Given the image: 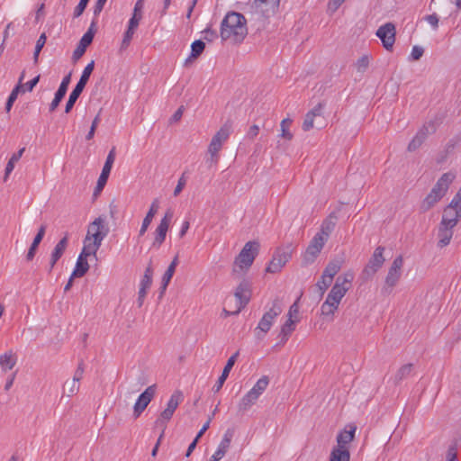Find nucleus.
I'll return each instance as SVG.
<instances>
[{"label":"nucleus","instance_id":"obj_6","mask_svg":"<svg viewBox=\"0 0 461 461\" xmlns=\"http://www.w3.org/2000/svg\"><path fill=\"white\" fill-rule=\"evenodd\" d=\"M269 384V378L263 375L259 378L254 386L240 399L238 409L241 412H245L253 406L259 396L265 392Z\"/></svg>","mask_w":461,"mask_h":461},{"label":"nucleus","instance_id":"obj_54","mask_svg":"<svg viewBox=\"0 0 461 461\" xmlns=\"http://www.w3.org/2000/svg\"><path fill=\"white\" fill-rule=\"evenodd\" d=\"M99 122H100V115L98 113L95 117V119L93 120V122H92V125L90 127V130H89L88 133L86 136V139L87 140H92L94 138V135H95V130H96V127H97Z\"/></svg>","mask_w":461,"mask_h":461},{"label":"nucleus","instance_id":"obj_14","mask_svg":"<svg viewBox=\"0 0 461 461\" xmlns=\"http://www.w3.org/2000/svg\"><path fill=\"white\" fill-rule=\"evenodd\" d=\"M292 257V249L290 247L277 249L269 262L266 271L268 273H278L290 260Z\"/></svg>","mask_w":461,"mask_h":461},{"label":"nucleus","instance_id":"obj_45","mask_svg":"<svg viewBox=\"0 0 461 461\" xmlns=\"http://www.w3.org/2000/svg\"><path fill=\"white\" fill-rule=\"evenodd\" d=\"M332 216L330 215L327 220H325L321 224V231L317 234H322L324 238H326V240H328V237L332 232V230L335 228L336 222L331 220Z\"/></svg>","mask_w":461,"mask_h":461},{"label":"nucleus","instance_id":"obj_26","mask_svg":"<svg viewBox=\"0 0 461 461\" xmlns=\"http://www.w3.org/2000/svg\"><path fill=\"white\" fill-rule=\"evenodd\" d=\"M70 79H71V73H69L68 75L64 77V78L62 79L59 89L55 93L54 99L52 100V102L50 104V112L55 111L56 108L59 106V103L61 102V100L64 98V96L67 93V90H68V86L70 83Z\"/></svg>","mask_w":461,"mask_h":461},{"label":"nucleus","instance_id":"obj_49","mask_svg":"<svg viewBox=\"0 0 461 461\" xmlns=\"http://www.w3.org/2000/svg\"><path fill=\"white\" fill-rule=\"evenodd\" d=\"M204 48H205V44L203 41H201V40L194 41L191 45L190 58L196 59L197 57H199L204 50Z\"/></svg>","mask_w":461,"mask_h":461},{"label":"nucleus","instance_id":"obj_46","mask_svg":"<svg viewBox=\"0 0 461 461\" xmlns=\"http://www.w3.org/2000/svg\"><path fill=\"white\" fill-rule=\"evenodd\" d=\"M110 173H111L110 170H107L105 168L102 169L101 175L99 176L96 186L95 188V192H94L95 195H96L99 192H101L104 189V185L107 183Z\"/></svg>","mask_w":461,"mask_h":461},{"label":"nucleus","instance_id":"obj_29","mask_svg":"<svg viewBox=\"0 0 461 461\" xmlns=\"http://www.w3.org/2000/svg\"><path fill=\"white\" fill-rule=\"evenodd\" d=\"M68 243V235L66 234L55 246L51 255L50 261V271L52 270L56 263L62 257L64 251L66 250Z\"/></svg>","mask_w":461,"mask_h":461},{"label":"nucleus","instance_id":"obj_39","mask_svg":"<svg viewBox=\"0 0 461 461\" xmlns=\"http://www.w3.org/2000/svg\"><path fill=\"white\" fill-rule=\"evenodd\" d=\"M137 28L138 26L135 25V21L129 22L128 28L123 34L121 50H126L129 47Z\"/></svg>","mask_w":461,"mask_h":461},{"label":"nucleus","instance_id":"obj_8","mask_svg":"<svg viewBox=\"0 0 461 461\" xmlns=\"http://www.w3.org/2000/svg\"><path fill=\"white\" fill-rule=\"evenodd\" d=\"M353 280L354 274L352 272H347L338 276L334 285L327 295L329 300H332L334 303L339 304L347 292L351 288Z\"/></svg>","mask_w":461,"mask_h":461},{"label":"nucleus","instance_id":"obj_61","mask_svg":"<svg viewBox=\"0 0 461 461\" xmlns=\"http://www.w3.org/2000/svg\"><path fill=\"white\" fill-rule=\"evenodd\" d=\"M106 1L107 0H97L96 1L95 7H94V14L95 17L98 16L100 14V13L103 11Z\"/></svg>","mask_w":461,"mask_h":461},{"label":"nucleus","instance_id":"obj_24","mask_svg":"<svg viewBox=\"0 0 461 461\" xmlns=\"http://www.w3.org/2000/svg\"><path fill=\"white\" fill-rule=\"evenodd\" d=\"M233 437V432L230 429H228L223 437L221 441L220 442L215 453L212 456L211 459L208 461H220L228 451L230 442Z\"/></svg>","mask_w":461,"mask_h":461},{"label":"nucleus","instance_id":"obj_48","mask_svg":"<svg viewBox=\"0 0 461 461\" xmlns=\"http://www.w3.org/2000/svg\"><path fill=\"white\" fill-rule=\"evenodd\" d=\"M291 124H292V120L289 118H285L281 122V123H280V127H281L280 137L281 138L285 139L287 140H291L293 139V134L289 131Z\"/></svg>","mask_w":461,"mask_h":461},{"label":"nucleus","instance_id":"obj_37","mask_svg":"<svg viewBox=\"0 0 461 461\" xmlns=\"http://www.w3.org/2000/svg\"><path fill=\"white\" fill-rule=\"evenodd\" d=\"M330 461H350L349 449L334 447L330 455Z\"/></svg>","mask_w":461,"mask_h":461},{"label":"nucleus","instance_id":"obj_12","mask_svg":"<svg viewBox=\"0 0 461 461\" xmlns=\"http://www.w3.org/2000/svg\"><path fill=\"white\" fill-rule=\"evenodd\" d=\"M403 266V258L402 256L396 257L387 273L385 277L384 286L382 288L384 294H389L392 293L393 287L399 282L402 276V267Z\"/></svg>","mask_w":461,"mask_h":461},{"label":"nucleus","instance_id":"obj_36","mask_svg":"<svg viewBox=\"0 0 461 461\" xmlns=\"http://www.w3.org/2000/svg\"><path fill=\"white\" fill-rule=\"evenodd\" d=\"M178 265V256L176 255L173 260L171 261L170 265L168 266L167 269L164 273L162 276V282H161V289L162 293L167 289L172 276H174V273L176 271V267Z\"/></svg>","mask_w":461,"mask_h":461},{"label":"nucleus","instance_id":"obj_44","mask_svg":"<svg viewBox=\"0 0 461 461\" xmlns=\"http://www.w3.org/2000/svg\"><path fill=\"white\" fill-rule=\"evenodd\" d=\"M80 384L75 380L66 381L63 386L64 393L67 394L68 397H72L76 395L79 392Z\"/></svg>","mask_w":461,"mask_h":461},{"label":"nucleus","instance_id":"obj_47","mask_svg":"<svg viewBox=\"0 0 461 461\" xmlns=\"http://www.w3.org/2000/svg\"><path fill=\"white\" fill-rule=\"evenodd\" d=\"M143 0H138L136 3H135V5H134V9H133V14H132V16L131 18L130 19L129 22H134L135 21V25L136 26H139V23L142 18V9H143Z\"/></svg>","mask_w":461,"mask_h":461},{"label":"nucleus","instance_id":"obj_33","mask_svg":"<svg viewBox=\"0 0 461 461\" xmlns=\"http://www.w3.org/2000/svg\"><path fill=\"white\" fill-rule=\"evenodd\" d=\"M16 363L17 356L12 349L0 355V367L5 372L13 369Z\"/></svg>","mask_w":461,"mask_h":461},{"label":"nucleus","instance_id":"obj_56","mask_svg":"<svg viewBox=\"0 0 461 461\" xmlns=\"http://www.w3.org/2000/svg\"><path fill=\"white\" fill-rule=\"evenodd\" d=\"M84 363L83 361H80L78 363V366L74 373V375H73V380L77 381V382H80V380L83 378V375H84Z\"/></svg>","mask_w":461,"mask_h":461},{"label":"nucleus","instance_id":"obj_7","mask_svg":"<svg viewBox=\"0 0 461 461\" xmlns=\"http://www.w3.org/2000/svg\"><path fill=\"white\" fill-rule=\"evenodd\" d=\"M282 312V307L278 299H275L272 303L270 309L266 312L260 319L258 326L255 329V336L258 339H262L265 335L270 330L274 320Z\"/></svg>","mask_w":461,"mask_h":461},{"label":"nucleus","instance_id":"obj_13","mask_svg":"<svg viewBox=\"0 0 461 461\" xmlns=\"http://www.w3.org/2000/svg\"><path fill=\"white\" fill-rule=\"evenodd\" d=\"M236 299V309L232 312H228L224 309L226 314H238L240 312L246 307L251 297L250 283L247 280H243L240 283L236 288L234 294Z\"/></svg>","mask_w":461,"mask_h":461},{"label":"nucleus","instance_id":"obj_31","mask_svg":"<svg viewBox=\"0 0 461 461\" xmlns=\"http://www.w3.org/2000/svg\"><path fill=\"white\" fill-rule=\"evenodd\" d=\"M453 229L452 227L441 225L439 223L438 230V248H444L447 246L451 239L453 237Z\"/></svg>","mask_w":461,"mask_h":461},{"label":"nucleus","instance_id":"obj_25","mask_svg":"<svg viewBox=\"0 0 461 461\" xmlns=\"http://www.w3.org/2000/svg\"><path fill=\"white\" fill-rule=\"evenodd\" d=\"M323 107L324 105L321 103H319L306 113L302 125V128L304 131H308L314 127V120L317 117H321Z\"/></svg>","mask_w":461,"mask_h":461},{"label":"nucleus","instance_id":"obj_40","mask_svg":"<svg viewBox=\"0 0 461 461\" xmlns=\"http://www.w3.org/2000/svg\"><path fill=\"white\" fill-rule=\"evenodd\" d=\"M342 266L341 261L339 260H331L326 266L322 275L327 276L328 278L333 281L334 276L339 273Z\"/></svg>","mask_w":461,"mask_h":461},{"label":"nucleus","instance_id":"obj_53","mask_svg":"<svg viewBox=\"0 0 461 461\" xmlns=\"http://www.w3.org/2000/svg\"><path fill=\"white\" fill-rule=\"evenodd\" d=\"M89 0H80L78 5L76 6L74 10L73 16L74 18L79 17L85 11Z\"/></svg>","mask_w":461,"mask_h":461},{"label":"nucleus","instance_id":"obj_60","mask_svg":"<svg viewBox=\"0 0 461 461\" xmlns=\"http://www.w3.org/2000/svg\"><path fill=\"white\" fill-rule=\"evenodd\" d=\"M185 179L184 177V176H182L179 179H178V182H177V185L174 190V196H177L181 191L183 190V188L185 187Z\"/></svg>","mask_w":461,"mask_h":461},{"label":"nucleus","instance_id":"obj_23","mask_svg":"<svg viewBox=\"0 0 461 461\" xmlns=\"http://www.w3.org/2000/svg\"><path fill=\"white\" fill-rule=\"evenodd\" d=\"M152 276H153V269H152L151 265L149 264L147 267V268L145 269L144 275L140 283V289H139L138 299H137L139 307H141L143 305L147 293L152 285Z\"/></svg>","mask_w":461,"mask_h":461},{"label":"nucleus","instance_id":"obj_20","mask_svg":"<svg viewBox=\"0 0 461 461\" xmlns=\"http://www.w3.org/2000/svg\"><path fill=\"white\" fill-rule=\"evenodd\" d=\"M460 218L461 204L456 205V201H451L450 203L444 209L440 224L454 228L457 224Z\"/></svg>","mask_w":461,"mask_h":461},{"label":"nucleus","instance_id":"obj_18","mask_svg":"<svg viewBox=\"0 0 461 461\" xmlns=\"http://www.w3.org/2000/svg\"><path fill=\"white\" fill-rule=\"evenodd\" d=\"M157 385L152 384L146 388V390L138 397L133 406V415L135 418H139L144 411L147 406L149 404L151 400L156 394Z\"/></svg>","mask_w":461,"mask_h":461},{"label":"nucleus","instance_id":"obj_17","mask_svg":"<svg viewBox=\"0 0 461 461\" xmlns=\"http://www.w3.org/2000/svg\"><path fill=\"white\" fill-rule=\"evenodd\" d=\"M396 29L393 23H387L380 26L375 35L381 40L383 46L385 50H391L395 42Z\"/></svg>","mask_w":461,"mask_h":461},{"label":"nucleus","instance_id":"obj_52","mask_svg":"<svg viewBox=\"0 0 461 461\" xmlns=\"http://www.w3.org/2000/svg\"><path fill=\"white\" fill-rule=\"evenodd\" d=\"M115 160V148L113 147L108 153L106 160L104 162V165L103 168H105L107 170H112L113 164Z\"/></svg>","mask_w":461,"mask_h":461},{"label":"nucleus","instance_id":"obj_32","mask_svg":"<svg viewBox=\"0 0 461 461\" xmlns=\"http://www.w3.org/2000/svg\"><path fill=\"white\" fill-rule=\"evenodd\" d=\"M158 207H159V202L158 199H155L151 203L150 208L142 221V224H141L140 230L139 231L140 236H143L145 234V232L147 231L149 224L151 223L155 214L157 213V212L158 210Z\"/></svg>","mask_w":461,"mask_h":461},{"label":"nucleus","instance_id":"obj_51","mask_svg":"<svg viewBox=\"0 0 461 461\" xmlns=\"http://www.w3.org/2000/svg\"><path fill=\"white\" fill-rule=\"evenodd\" d=\"M332 280L325 277L324 275H321V279L317 282L316 286L321 292V294L322 295L325 291L329 288V286L331 285Z\"/></svg>","mask_w":461,"mask_h":461},{"label":"nucleus","instance_id":"obj_28","mask_svg":"<svg viewBox=\"0 0 461 461\" xmlns=\"http://www.w3.org/2000/svg\"><path fill=\"white\" fill-rule=\"evenodd\" d=\"M238 356H239V351H237L236 353H234V354H233V355H232V356L228 359V361H227V363H226V365H225V366H224V368H223V370H222V373H221V376L218 378V380H217L216 384H215L213 385V387H212V390H213L214 392H219V391L221 389V387H222V385H223L224 382H225V381H226V379L228 378L229 374H230V370H231V368L233 367V366H234V364H235V362H236V360H237Z\"/></svg>","mask_w":461,"mask_h":461},{"label":"nucleus","instance_id":"obj_64","mask_svg":"<svg viewBox=\"0 0 461 461\" xmlns=\"http://www.w3.org/2000/svg\"><path fill=\"white\" fill-rule=\"evenodd\" d=\"M344 1L345 0H330L328 8L332 12H335L344 3Z\"/></svg>","mask_w":461,"mask_h":461},{"label":"nucleus","instance_id":"obj_3","mask_svg":"<svg viewBox=\"0 0 461 461\" xmlns=\"http://www.w3.org/2000/svg\"><path fill=\"white\" fill-rule=\"evenodd\" d=\"M455 178V175L451 172L445 173L437 181L429 194L423 199L420 203V210L425 212L430 210L441 198L446 194L449 185Z\"/></svg>","mask_w":461,"mask_h":461},{"label":"nucleus","instance_id":"obj_34","mask_svg":"<svg viewBox=\"0 0 461 461\" xmlns=\"http://www.w3.org/2000/svg\"><path fill=\"white\" fill-rule=\"evenodd\" d=\"M46 231V226L41 225L38 230L36 236L34 237L32 243L31 244L28 252L26 254V260L32 261L36 254L39 244L41 242Z\"/></svg>","mask_w":461,"mask_h":461},{"label":"nucleus","instance_id":"obj_5","mask_svg":"<svg viewBox=\"0 0 461 461\" xmlns=\"http://www.w3.org/2000/svg\"><path fill=\"white\" fill-rule=\"evenodd\" d=\"M259 249V244L257 241L247 242L238 257L235 258L233 274L247 271L252 265Z\"/></svg>","mask_w":461,"mask_h":461},{"label":"nucleus","instance_id":"obj_50","mask_svg":"<svg viewBox=\"0 0 461 461\" xmlns=\"http://www.w3.org/2000/svg\"><path fill=\"white\" fill-rule=\"evenodd\" d=\"M369 63H370V59L367 55H364V56L360 57L355 64L357 71L361 74L366 72L369 67Z\"/></svg>","mask_w":461,"mask_h":461},{"label":"nucleus","instance_id":"obj_9","mask_svg":"<svg viewBox=\"0 0 461 461\" xmlns=\"http://www.w3.org/2000/svg\"><path fill=\"white\" fill-rule=\"evenodd\" d=\"M384 248L382 246H378L367 264L365 266L364 269L360 274V279L363 282H366L371 279L375 273L383 267L385 259L384 258Z\"/></svg>","mask_w":461,"mask_h":461},{"label":"nucleus","instance_id":"obj_15","mask_svg":"<svg viewBox=\"0 0 461 461\" xmlns=\"http://www.w3.org/2000/svg\"><path fill=\"white\" fill-rule=\"evenodd\" d=\"M325 242L326 238H324L322 234H316L312 238L303 256V266H308L315 261L316 258L323 249Z\"/></svg>","mask_w":461,"mask_h":461},{"label":"nucleus","instance_id":"obj_21","mask_svg":"<svg viewBox=\"0 0 461 461\" xmlns=\"http://www.w3.org/2000/svg\"><path fill=\"white\" fill-rule=\"evenodd\" d=\"M173 217V212L171 211H167L164 217L161 219L158 226L155 230V238L152 243V247L159 248L166 240L167 232L169 228L170 221Z\"/></svg>","mask_w":461,"mask_h":461},{"label":"nucleus","instance_id":"obj_58","mask_svg":"<svg viewBox=\"0 0 461 461\" xmlns=\"http://www.w3.org/2000/svg\"><path fill=\"white\" fill-rule=\"evenodd\" d=\"M299 313V306H298V300L294 302L289 308L288 311V319L294 320L295 318L297 320V315Z\"/></svg>","mask_w":461,"mask_h":461},{"label":"nucleus","instance_id":"obj_59","mask_svg":"<svg viewBox=\"0 0 461 461\" xmlns=\"http://www.w3.org/2000/svg\"><path fill=\"white\" fill-rule=\"evenodd\" d=\"M39 80H40V75L36 76L34 78H32V80H30L29 82L24 84L23 86L25 88V92L26 91H28V92L32 91L34 86L38 84Z\"/></svg>","mask_w":461,"mask_h":461},{"label":"nucleus","instance_id":"obj_57","mask_svg":"<svg viewBox=\"0 0 461 461\" xmlns=\"http://www.w3.org/2000/svg\"><path fill=\"white\" fill-rule=\"evenodd\" d=\"M203 32V39L208 41H212L218 37L217 32L209 27L206 28Z\"/></svg>","mask_w":461,"mask_h":461},{"label":"nucleus","instance_id":"obj_63","mask_svg":"<svg viewBox=\"0 0 461 461\" xmlns=\"http://www.w3.org/2000/svg\"><path fill=\"white\" fill-rule=\"evenodd\" d=\"M47 36L43 32L40 35L39 39L37 40L35 49H37L38 51H41L42 48L44 47L46 43Z\"/></svg>","mask_w":461,"mask_h":461},{"label":"nucleus","instance_id":"obj_43","mask_svg":"<svg viewBox=\"0 0 461 461\" xmlns=\"http://www.w3.org/2000/svg\"><path fill=\"white\" fill-rule=\"evenodd\" d=\"M339 303H334L332 300H329L327 297L325 302L321 306V315L332 316L339 307Z\"/></svg>","mask_w":461,"mask_h":461},{"label":"nucleus","instance_id":"obj_27","mask_svg":"<svg viewBox=\"0 0 461 461\" xmlns=\"http://www.w3.org/2000/svg\"><path fill=\"white\" fill-rule=\"evenodd\" d=\"M357 427L355 425H348L346 429L340 431L337 436V446L342 448H348V444L352 442L355 438Z\"/></svg>","mask_w":461,"mask_h":461},{"label":"nucleus","instance_id":"obj_62","mask_svg":"<svg viewBox=\"0 0 461 461\" xmlns=\"http://www.w3.org/2000/svg\"><path fill=\"white\" fill-rule=\"evenodd\" d=\"M426 21L434 28L437 29L438 26V18L437 14H429L426 16Z\"/></svg>","mask_w":461,"mask_h":461},{"label":"nucleus","instance_id":"obj_38","mask_svg":"<svg viewBox=\"0 0 461 461\" xmlns=\"http://www.w3.org/2000/svg\"><path fill=\"white\" fill-rule=\"evenodd\" d=\"M24 150H25V148L20 149L17 152L14 153L12 155V157L10 158V159L8 160L5 169L4 182L7 181L9 175L12 173V171L14 168L15 163L20 160Z\"/></svg>","mask_w":461,"mask_h":461},{"label":"nucleus","instance_id":"obj_11","mask_svg":"<svg viewBox=\"0 0 461 461\" xmlns=\"http://www.w3.org/2000/svg\"><path fill=\"white\" fill-rule=\"evenodd\" d=\"M231 131V124L229 122L224 123L220 130L212 137L208 147V152L212 157V161L218 162V152L221 150L222 144L228 140Z\"/></svg>","mask_w":461,"mask_h":461},{"label":"nucleus","instance_id":"obj_35","mask_svg":"<svg viewBox=\"0 0 461 461\" xmlns=\"http://www.w3.org/2000/svg\"><path fill=\"white\" fill-rule=\"evenodd\" d=\"M298 321V320H291L287 319L286 321L283 324L281 327V330L279 333V338L281 343L285 344L293 331L295 330V322Z\"/></svg>","mask_w":461,"mask_h":461},{"label":"nucleus","instance_id":"obj_22","mask_svg":"<svg viewBox=\"0 0 461 461\" xmlns=\"http://www.w3.org/2000/svg\"><path fill=\"white\" fill-rule=\"evenodd\" d=\"M435 127L433 122H429L427 124L423 125L422 128H420L416 135L413 137V139L411 140V142L408 145V151L412 152L415 151L417 149H419L422 143L427 139L428 135L431 132H434Z\"/></svg>","mask_w":461,"mask_h":461},{"label":"nucleus","instance_id":"obj_1","mask_svg":"<svg viewBox=\"0 0 461 461\" xmlns=\"http://www.w3.org/2000/svg\"><path fill=\"white\" fill-rule=\"evenodd\" d=\"M248 34L247 20L237 12H229L221 21L220 35L222 41L240 43Z\"/></svg>","mask_w":461,"mask_h":461},{"label":"nucleus","instance_id":"obj_10","mask_svg":"<svg viewBox=\"0 0 461 461\" xmlns=\"http://www.w3.org/2000/svg\"><path fill=\"white\" fill-rule=\"evenodd\" d=\"M94 68H95V61L92 60L84 68L83 73L79 78V81L77 82L75 88L69 95L68 100L66 104L65 113H68L72 110L75 103L77 102V98L83 92L87 81L89 80V77L94 70Z\"/></svg>","mask_w":461,"mask_h":461},{"label":"nucleus","instance_id":"obj_55","mask_svg":"<svg viewBox=\"0 0 461 461\" xmlns=\"http://www.w3.org/2000/svg\"><path fill=\"white\" fill-rule=\"evenodd\" d=\"M423 53V48L420 46H413L410 55V59H411L412 60H419L422 57Z\"/></svg>","mask_w":461,"mask_h":461},{"label":"nucleus","instance_id":"obj_2","mask_svg":"<svg viewBox=\"0 0 461 461\" xmlns=\"http://www.w3.org/2000/svg\"><path fill=\"white\" fill-rule=\"evenodd\" d=\"M280 0H253L246 5V13L250 19L264 25L279 8Z\"/></svg>","mask_w":461,"mask_h":461},{"label":"nucleus","instance_id":"obj_42","mask_svg":"<svg viewBox=\"0 0 461 461\" xmlns=\"http://www.w3.org/2000/svg\"><path fill=\"white\" fill-rule=\"evenodd\" d=\"M184 400V395H183V393L179 390H176L175 391L168 402H167V409H169V410H172L173 411H175L178 405L183 402Z\"/></svg>","mask_w":461,"mask_h":461},{"label":"nucleus","instance_id":"obj_41","mask_svg":"<svg viewBox=\"0 0 461 461\" xmlns=\"http://www.w3.org/2000/svg\"><path fill=\"white\" fill-rule=\"evenodd\" d=\"M413 369L412 364H405L402 366L394 375V383L399 384L411 375Z\"/></svg>","mask_w":461,"mask_h":461},{"label":"nucleus","instance_id":"obj_30","mask_svg":"<svg viewBox=\"0 0 461 461\" xmlns=\"http://www.w3.org/2000/svg\"><path fill=\"white\" fill-rule=\"evenodd\" d=\"M174 412L172 410L166 408L156 420L153 429L160 432V438L164 437L167 424L173 417Z\"/></svg>","mask_w":461,"mask_h":461},{"label":"nucleus","instance_id":"obj_4","mask_svg":"<svg viewBox=\"0 0 461 461\" xmlns=\"http://www.w3.org/2000/svg\"><path fill=\"white\" fill-rule=\"evenodd\" d=\"M108 233L109 228L105 224V217L99 216L95 218L88 226L84 246L97 252Z\"/></svg>","mask_w":461,"mask_h":461},{"label":"nucleus","instance_id":"obj_19","mask_svg":"<svg viewBox=\"0 0 461 461\" xmlns=\"http://www.w3.org/2000/svg\"><path fill=\"white\" fill-rule=\"evenodd\" d=\"M96 253H97L96 251H95L86 246H83L82 251L77 258L75 269L72 273V277L84 276L89 269V264L87 262V258L92 255L96 257Z\"/></svg>","mask_w":461,"mask_h":461},{"label":"nucleus","instance_id":"obj_16","mask_svg":"<svg viewBox=\"0 0 461 461\" xmlns=\"http://www.w3.org/2000/svg\"><path fill=\"white\" fill-rule=\"evenodd\" d=\"M96 21L94 20L87 32L80 39L77 48L73 51L72 59L74 61L78 60L86 52V48L92 43L94 36L96 32Z\"/></svg>","mask_w":461,"mask_h":461}]
</instances>
